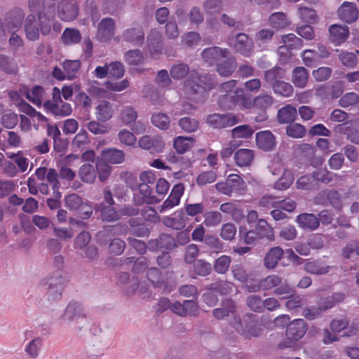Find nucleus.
Instances as JSON below:
<instances>
[{
	"mask_svg": "<svg viewBox=\"0 0 359 359\" xmlns=\"http://www.w3.org/2000/svg\"><path fill=\"white\" fill-rule=\"evenodd\" d=\"M192 264L193 272L196 276L205 277L212 272V268L211 264L204 259H197Z\"/></svg>",
	"mask_w": 359,
	"mask_h": 359,
	"instance_id": "obj_44",
	"label": "nucleus"
},
{
	"mask_svg": "<svg viewBox=\"0 0 359 359\" xmlns=\"http://www.w3.org/2000/svg\"><path fill=\"white\" fill-rule=\"evenodd\" d=\"M44 89L41 86H34L31 90H27L25 93V97L37 107L42 104V98Z\"/></svg>",
	"mask_w": 359,
	"mask_h": 359,
	"instance_id": "obj_40",
	"label": "nucleus"
},
{
	"mask_svg": "<svg viewBox=\"0 0 359 359\" xmlns=\"http://www.w3.org/2000/svg\"><path fill=\"white\" fill-rule=\"evenodd\" d=\"M296 221L304 229L314 230L319 226L318 218L311 213L300 214L297 217Z\"/></svg>",
	"mask_w": 359,
	"mask_h": 359,
	"instance_id": "obj_33",
	"label": "nucleus"
},
{
	"mask_svg": "<svg viewBox=\"0 0 359 359\" xmlns=\"http://www.w3.org/2000/svg\"><path fill=\"white\" fill-rule=\"evenodd\" d=\"M192 142L191 138L179 136L175 139L173 146L178 154H182L190 149Z\"/></svg>",
	"mask_w": 359,
	"mask_h": 359,
	"instance_id": "obj_57",
	"label": "nucleus"
},
{
	"mask_svg": "<svg viewBox=\"0 0 359 359\" xmlns=\"http://www.w3.org/2000/svg\"><path fill=\"white\" fill-rule=\"evenodd\" d=\"M253 314L246 316L243 319L246 332L252 337H259L262 333V328L257 320L254 319Z\"/></svg>",
	"mask_w": 359,
	"mask_h": 359,
	"instance_id": "obj_38",
	"label": "nucleus"
},
{
	"mask_svg": "<svg viewBox=\"0 0 359 359\" xmlns=\"http://www.w3.org/2000/svg\"><path fill=\"white\" fill-rule=\"evenodd\" d=\"M222 220V215L218 211H208L204 215V224L206 226H216Z\"/></svg>",
	"mask_w": 359,
	"mask_h": 359,
	"instance_id": "obj_61",
	"label": "nucleus"
},
{
	"mask_svg": "<svg viewBox=\"0 0 359 359\" xmlns=\"http://www.w3.org/2000/svg\"><path fill=\"white\" fill-rule=\"evenodd\" d=\"M229 54L230 50L228 48L212 46L205 48L201 53V56L205 63L212 66L217 65L222 58L227 57Z\"/></svg>",
	"mask_w": 359,
	"mask_h": 359,
	"instance_id": "obj_10",
	"label": "nucleus"
},
{
	"mask_svg": "<svg viewBox=\"0 0 359 359\" xmlns=\"http://www.w3.org/2000/svg\"><path fill=\"white\" fill-rule=\"evenodd\" d=\"M24 17L22 10L20 8L8 12L4 18V26L7 32H16L22 26Z\"/></svg>",
	"mask_w": 359,
	"mask_h": 359,
	"instance_id": "obj_15",
	"label": "nucleus"
},
{
	"mask_svg": "<svg viewBox=\"0 0 359 359\" xmlns=\"http://www.w3.org/2000/svg\"><path fill=\"white\" fill-rule=\"evenodd\" d=\"M65 283L66 278L62 271H56L42 280L41 285L47 290L49 302H53L61 298Z\"/></svg>",
	"mask_w": 359,
	"mask_h": 359,
	"instance_id": "obj_1",
	"label": "nucleus"
},
{
	"mask_svg": "<svg viewBox=\"0 0 359 359\" xmlns=\"http://www.w3.org/2000/svg\"><path fill=\"white\" fill-rule=\"evenodd\" d=\"M147 248L151 252H156L163 248L172 250L176 248L175 238L170 234L162 233L157 238L151 239L148 241Z\"/></svg>",
	"mask_w": 359,
	"mask_h": 359,
	"instance_id": "obj_9",
	"label": "nucleus"
},
{
	"mask_svg": "<svg viewBox=\"0 0 359 359\" xmlns=\"http://www.w3.org/2000/svg\"><path fill=\"white\" fill-rule=\"evenodd\" d=\"M151 122L155 127L162 130H166L170 127V118L163 112H154L151 117Z\"/></svg>",
	"mask_w": 359,
	"mask_h": 359,
	"instance_id": "obj_41",
	"label": "nucleus"
},
{
	"mask_svg": "<svg viewBox=\"0 0 359 359\" xmlns=\"http://www.w3.org/2000/svg\"><path fill=\"white\" fill-rule=\"evenodd\" d=\"M60 104V103H53L47 100L44 102L43 107L55 116L65 117L70 115L72 111L71 104L63 101Z\"/></svg>",
	"mask_w": 359,
	"mask_h": 359,
	"instance_id": "obj_23",
	"label": "nucleus"
},
{
	"mask_svg": "<svg viewBox=\"0 0 359 359\" xmlns=\"http://www.w3.org/2000/svg\"><path fill=\"white\" fill-rule=\"evenodd\" d=\"M269 25L276 29H283L290 25L286 14L283 12L272 13L269 18Z\"/></svg>",
	"mask_w": 359,
	"mask_h": 359,
	"instance_id": "obj_36",
	"label": "nucleus"
},
{
	"mask_svg": "<svg viewBox=\"0 0 359 359\" xmlns=\"http://www.w3.org/2000/svg\"><path fill=\"white\" fill-rule=\"evenodd\" d=\"M112 114L113 109L108 102L102 101L96 107V116L99 121H106L112 116Z\"/></svg>",
	"mask_w": 359,
	"mask_h": 359,
	"instance_id": "obj_46",
	"label": "nucleus"
},
{
	"mask_svg": "<svg viewBox=\"0 0 359 359\" xmlns=\"http://www.w3.org/2000/svg\"><path fill=\"white\" fill-rule=\"evenodd\" d=\"M140 193L142 195V201L147 204H156L160 202V199L151 195L152 190L150 186L145 183L139 185Z\"/></svg>",
	"mask_w": 359,
	"mask_h": 359,
	"instance_id": "obj_52",
	"label": "nucleus"
},
{
	"mask_svg": "<svg viewBox=\"0 0 359 359\" xmlns=\"http://www.w3.org/2000/svg\"><path fill=\"white\" fill-rule=\"evenodd\" d=\"M236 311L235 301L231 298H224L222 300L220 307L212 311L213 316L217 320H223L225 317L233 314Z\"/></svg>",
	"mask_w": 359,
	"mask_h": 359,
	"instance_id": "obj_19",
	"label": "nucleus"
},
{
	"mask_svg": "<svg viewBox=\"0 0 359 359\" xmlns=\"http://www.w3.org/2000/svg\"><path fill=\"white\" fill-rule=\"evenodd\" d=\"M299 18L302 21L314 23L317 20V15L315 10L306 6H300L298 9Z\"/></svg>",
	"mask_w": 359,
	"mask_h": 359,
	"instance_id": "obj_60",
	"label": "nucleus"
},
{
	"mask_svg": "<svg viewBox=\"0 0 359 359\" xmlns=\"http://www.w3.org/2000/svg\"><path fill=\"white\" fill-rule=\"evenodd\" d=\"M337 13L339 18L347 23L354 22L359 16L358 9L355 4L348 1L343 2Z\"/></svg>",
	"mask_w": 359,
	"mask_h": 359,
	"instance_id": "obj_17",
	"label": "nucleus"
},
{
	"mask_svg": "<svg viewBox=\"0 0 359 359\" xmlns=\"http://www.w3.org/2000/svg\"><path fill=\"white\" fill-rule=\"evenodd\" d=\"M187 219L185 212L180 210L174 212L171 216L165 217L163 219V224L175 230H182L185 227Z\"/></svg>",
	"mask_w": 359,
	"mask_h": 359,
	"instance_id": "obj_18",
	"label": "nucleus"
},
{
	"mask_svg": "<svg viewBox=\"0 0 359 359\" xmlns=\"http://www.w3.org/2000/svg\"><path fill=\"white\" fill-rule=\"evenodd\" d=\"M231 136L233 138H245L248 139L252 136L255 133L253 128L249 125H241L235 127L231 130Z\"/></svg>",
	"mask_w": 359,
	"mask_h": 359,
	"instance_id": "obj_53",
	"label": "nucleus"
},
{
	"mask_svg": "<svg viewBox=\"0 0 359 359\" xmlns=\"http://www.w3.org/2000/svg\"><path fill=\"white\" fill-rule=\"evenodd\" d=\"M297 116V110L291 104H286L278 109L277 120L280 123H293Z\"/></svg>",
	"mask_w": 359,
	"mask_h": 359,
	"instance_id": "obj_29",
	"label": "nucleus"
},
{
	"mask_svg": "<svg viewBox=\"0 0 359 359\" xmlns=\"http://www.w3.org/2000/svg\"><path fill=\"white\" fill-rule=\"evenodd\" d=\"M184 91L186 96L196 102H203L208 95L205 88L192 79H187L184 84Z\"/></svg>",
	"mask_w": 359,
	"mask_h": 359,
	"instance_id": "obj_6",
	"label": "nucleus"
},
{
	"mask_svg": "<svg viewBox=\"0 0 359 359\" xmlns=\"http://www.w3.org/2000/svg\"><path fill=\"white\" fill-rule=\"evenodd\" d=\"M345 298L346 295L344 292H334L331 295L321 298L318 302V306L321 311H326L344 302Z\"/></svg>",
	"mask_w": 359,
	"mask_h": 359,
	"instance_id": "obj_27",
	"label": "nucleus"
},
{
	"mask_svg": "<svg viewBox=\"0 0 359 359\" xmlns=\"http://www.w3.org/2000/svg\"><path fill=\"white\" fill-rule=\"evenodd\" d=\"M338 130L346 135L351 142L359 145V124L357 123H345L337 126Z\"/></svg>",
	"mask_w": 359,
	"mask_h": 359,
	"instance_id": "obj_24",
	"label": "nucleus"
},
{
	"mask_svg": "<svg viewBox=\"0 0 359 359\" xmlns=\"http://www.w3.org/2000/svg\"><path fill=\"white\" fill-rule=\"evenodd\" d=\"M62 67L67 74V79L73 80L81 67V62L78 60H66L62 62Z\"/></svg>",
	"mask_w": 359,
	"mask_h": 359,
	"instance_id": "obj_48",
	"label": "nucleus"
},
{
	"mask_svg": "<svg viewBox=\"0 0 359 359\" xmlns=\"http://www.w3.org/2000/svg\"><path fill=\"white\" fill-rule=\"evenodd\" d=\"M122 41L133 46L141 47L144 42V32L143 27L137 25L135 27L124 29L120 36Z\"/></svg>",
	"mask_w": 359,
	"mask_h": 359,
	"instance_id": "obj_7",
	"label": "nucleus"
},
{
	"mask_svg": "<svg viewBox=\"0 0 359 359\" xmlns=\"http://www.w3.org/2000/svg\"><path fill=\"white\" fill-rule=\"evenodd\" d=\"M239 119L233 114H213L207 117L206 122L214 128L231 127L238 123Z\"/></svg>",
	"mask_w": 359,
	"mask_h": 359,
	"instance_id": "obj_8",
	"label": "nucleus"
},
{
	"mask_svg": "<svg viewBox=\"0 0 359 359\" xmlns=\"http://www.w3.org/2000/svg\"><path fill=\"white\" fill-rule=\"evenodd\" d=\"M330 205L336 210H340L342 208V201L340 194L336 190H327L324 192Z\"/></svg>",
	"mask_w": 359,
	"mask_h": 359,
	"instance_id": "obj_59",
	"label": "nucleus"
},
{
	"mask_svg": "<svg viewBox=\"0 0 359 359\" xmlns=\"http://www.w3.org/2000/svg\"><path fill=\"white\" fill-rule=\"evenodd\" d=\"M282 42L285 47H288L290 49H299L303 46V41L294 34L283 35Z\"/></svg>",
	"mask_w": 359,
	"mask_h": 359,
	"instance_id": "obj_63",
	"label": "nucleus"
},
{
	"mask_svg": "<svg viewBox=\"0 0 359 359\" xmlns=\"http://www.w3.org/2000/svg\"><path fill=\"white\" fill-rule=\"evenodd\" d=\"M42 344V339L40 337H36L26 345L25 351L31 358H35L39 355Z\"/></svg>",
	"mask_w": 359,
	"mask_h": 359,
	"instance_id": "obj_54",
	"label": "nucleus"
},
{
	"mask_svg": "<svg viewBox=\"0 0 359 359\" xmlns=\"http://www.w3.org/2000/svg\"><path fill=\"white\" fill-rule=\"evenodd\" d=\"M283 255L280 247H273L269 250L264 257V265L269 269L275 268Z\"/></svg>",
	"mask_w": 359,
	"mask_h": 359,
	"instance_id": "obj_31",
	"label": "nucleus"
},
{
	"mask_svg": "<svg viewBox=\"0 0 359 359\" xmlns=\"http://www.w3.org/2000/svg\"><path fill=\"white\" fill-rule=\"evenodd\" d=\"M61 318L62 320L68 322H78L80 320L86 321V312L83 306L74 301L69 302Z\"/></svg>",
	"mask_w": 359,
	"mask_h": 359,
	"instance_id": "obj_11",
	"label": "nucleus"
},
{
	"mask_svg": "<svg viewBox=\"0 0 359 359\" xmlns=\"http://www.w3.org/2000/svg\"><path fill=\"white\" fill-rule=\"evenodd\" d=\"M309 79V72L304 67H297L292 71V81L300 88L306 87Z\"/></svg>",
	"mask_w": 359,
	"mask_h": 359,
	"instance_id": "obj_35",
	"label": "nucleus"
},
{
	"mask_svg": "<svg viewBox=\"0 0 359 359\" xmlns=\"http://www.w3.org/2000/svg\"><path fill=\"white\" fill-rule=\"evenodd\" d=\"M304 270L312 274L323 275L329 272L330 266L322 265L318 261L308 262L304 264Z\"/></svg>",
	"mask_w": 359,
	"mask_h": 359,
	"instance_id": "obj_51",
	"label": "nucleus"
},
{
	"mask_svg": "<svg viewBox=\"0 0 359 359\" xmlns=\"http://www.w3.org/2000/svg\"><path fill=\"white\" fill-rule=\"evenodd\" d=\"M0 69L8 75L18 73V65L15 59L10 55L0 53Z\"/></svg>",
	"mask_w": 359,
	"mask_h": 359,
	"instance_id": "obj_28",
	"label": "nucleus"
},
{
	"mask_svg": "<svg viewBox=\"0 0 359 359\" xmlns=\"http://www.w3.org/2000/svg\"><path fill=\"white\" fill-rule=\"evenodd\" d=\"M147 276L151 285L156 288L162 287L165 282L161 271L156 267L148 269Z\"/></svg>",
	"mask_w": 359,
	"mask_h": 359,
	"instance_id": "obj_49",
	"label": "nucleus"
},
{
	"mask_svg": "<svg viewBox=\"0 0 359 359\" xmlns=\"http://www.w3.org/2000/svg\"><path fill=\"white\" fill-rule=\"evenodd\" d=\"M25 32L26 38L29 41H35L39 39L41 29L39 22V17L37 19L34 14H29L25 20Z\"/></svg>",
	"mask_w": 359,
	"mask_h": 359,
	"instance_id": "obj_16",
	"label": "nucleus"
},
{
	"mask_svg": "<svg viewBox=\"0 0 359 359\" xmlns=\"http://www.w3.org/2000/svg\"><path fill=\"white\" fill-rule=\"evenodd\" d=\"M312 177L314 181L328 184L333 180V175L326 168H319L312 173Z\"/></svg>",
	"mask_w": 359,
	"mask_h": 359,
	"instance_id": "obj_64",
	"label": "nucleus"
},
{
	"mask_svg": "<svg viewBox=\"0 0 359 359\" xmlns=\"http://www.w3.org/2000/svg\"><path fill=\"white\" fill-rule=\"evenodd\" d=\"M94 210L100 213V217L103 222H114L120 220L119 212L114 205H107L101 202L95 205Z\"/></svg>",
	"mask_w": 359,
	"mask_h": 359,
	"instance_id": "obj_13",
	"label": "nucleus"
},
{
	"mask_svg": "<svg viewBox=\"0 0 359 359\" xmlns=\"http://www.w3.org/2000/svg\"><path fill=\"white\" fill-rule=\"evenodd\" d=\"M114 20L111 18H103L98 25L97 38L100 42H107L114 35Z\"/></svg>",
	"mask_w": 359,
	"mask_h": 359,
	"instance_id": "obj_14",
	"label": "nucleus"
},
{
	"mask_svg": "<svg viewBox=\"0 0 359 359\" xmlns=\"http://www.w3.org/2000/svg\"><path fill=\"white\" fill-rule=\"evenodd\" d=\"M307 325L303 319H296L287 327L286 337L288 341H283L279 343L278 348L284 349L290 347L292 341H297L302 339L306 334Z\"/></svg>",
	"mask_w": 359,
	"mask_h": 359,
	"instance_id": "obj_3",
	"label": "nucleus"
},
{
	"mask_svg": "<svg viewBox=\"0 0 359 359\" xmlns=\"http://www.w3.org/2000/svg\"><path fill=\"white\" fill-rule=\"evenodd\" d=\"M62 43L65 45H74L81 40V34L77 29L66 28L61 36Z\"/></svg>",
	"mask_w": 359,
	"mask_h": 359,
	"instance_id": "obj_42",
	"label": "nucleus"
},
{
	"mask_svg": "<svg viewBox=\"0 0 359 359\" xmlns=\"http://www.w3.org/2000/svg\"><path fill=\"white\" fill-rule=\"evenodd\" d=\"M100 157L102 161L107 163L120 164L125 160V153L116 148H106L102 150Z\"/></svg>",
	"mask_w": 359,
	"mask_h": 359,
	"instance_id": "obj_22",
	"label": "nucleus"
},
{
	"mask_svg": "<svg viewBox=\"0 0 359 359\" xmlns=\"http://www.w3.org/2000/svg\"><path fill=\"white\" fill-rule=\"evenodd\" d=\"M306 133V128L300 123H291L286 127V134L292 138H302Z\"/></svg>",
	"mask_w": 359,
	"mask_h": 359,
	"instance_id": "obj_55",
	"label": "nucleus"
},
{
	"mask_svg": "<svg viewBox=\"0 0 359 359\" xmlns=\"http://www.w3.org/2000/svg\"><path fill=\"white\" fill-rule=\"evenodd\" d=\"M57 0H43L42 11L38 13L39 22L41 34L47 36L51 30V25L55 15V6Z\"/></svg>",
	"mask_w": 359,
	"mask_h": 359,
	"instance_id": "obj_4",
	"label": "nucleus"
},
{
	"mask_svg": "<svg viewBox=\"0 0 359 359\" xmlns=\"http://www.w3.org/2000/svg\"><path fill=\"white\" fill-rule=\"evenodd\" d=\"M122 121L127 126H130L137 118V111L131 106L123 107L121 111Z\"/></svg>",
	"mask_w": 359,
	"mask_h": 359,
	"instance_id": "obj_56",
	"label": "nucleus"
},
{
	"mask_svg": "<svg viewBox=\"0 0 359 359\" xmlns=\"http://www.w3.org/2000/svg\"><path fill=\"white\" fill-rule=\"evenodd\" d=\"M244 97V90L242 88H236L233 92L222 95L218 99V104L223 109H233Z\"/></svg>",
	"mask_w": 359,
	"mask_h": 359,
	"instance_id": "obj_12",
	"label": "nucleus"
},
{
	"mask_svg": "<svg viewBox=\"0 0 359 359\" xmlns=\"http://www.w3.org/2000/svg\"><path fill=\"white\" fill-rule=\"evenodd\" d=\"M184 186L182 183L175 184L168 196L161 205V212L173 208L180 203V198L184 194Z\"/></svg>",
	"mask_w": 359,
	"mask_h": 359,
	"instance_id": "obj_20",
	"label": "nucleus"
},
{
	"mask_svg": "<svg viewBox=\"0 0 359 359\" xmlns=\"http://www.w3.org/2000/svg\"><path fill=\"white\" fill-rule=\"evenodd\" d=\"M65 202L66 207L72 210H84L86 208V203L83 202V199L76 194H71L65 196Z\"/></svg>",
	"mask_w": 359,
	"mask_h": 359,
	"instance_id": "obj_43",
	"label": "nucleus"
},
{
	"mask_svg": "<svg viewBox=\"0 0 359 359\" xmlns=\"http://www.w3.org/2000/svg\"><path fill=\"white\" fill-rule=\"evenodd\" d=\"M227 41L229 46L233 50L241 55L249 57L254 53V41L247 34L233 32L228 35Z\"/></svg>",
	"mask_w": 359,
	"mask_h": 359,
	"instance_id": "obj_2",
	"label": "nucleus"
},
{
	"mask_svg": "<svg viewBox=\"0 0 359 359\" xmlns=\"http://www.w3.org/2000/svg\"><path fill=\"white\" fill-rule=\"evenodd\" d=\"M236 68V60L233 57L229 56L222 62L217 64V72L222 76H229Z\"/></svg>",
	"mask_w": 359,
	"mask_h": 359,
	"instance_id": "obj_34",
	"label": "nucleus"
},
{
	"mask_svg": "<svg viewBox=\"0 0 359 359\" xmlns=\"http://www.w3.org/2000/svg\"><path fill=\"white\" fill-rule=\"evenodd\" d=\"M271 88L276 94L283 97H290L292 95L294 92L292 86L289 83L284 81L283 79L275 83Z\"/></svg>",
	"mask_w": 359,
	"mask_h": 359,
	"instance_id": "obj_50",
	"label": "nucleus"
},
{
	"mask_svg": "<svg viewBox=\"0 0 359 359\" xmlns=\"http://www.w3.org/2000/svg\"><path fill=\"white\" fill-rule=\"evenodd\" d=\"M124 61L130 66H139L144 62V55L139 49H131L126 51L123 56Z\"/></svg>",
	"mask_w": 359,
	"mask_h": 359,
	"instance_id": "obj_39",
	"label": "nucleus"
},
{
	"mask_svg": "<svg viewBox=\"0 0 359 359\" xmlns=\"http://www.w3.org/2000/svg\"><path fill=\"white\" fill-rule=\"evenodd\" d=\"M256 143L264 151H272L276 147L275 136L269 130L259 132L256 134Z\"/></svg>",
	"mask_w": 359,
	"mask_h": 359,
	"instance_id": "obj_21",
	"label": "nucleus"
},
{
	"mask_svg": "<svg viewBox=\"0 0 359 359\" xmlns=\"http://www.w3.org/2000/svg\"><path fill=\"white\" fill-rule=\"evenodd\" d=\"M285 74L286 72L285 69L278 66H275L264 72V79L266 83L273 86L275 83L284 79L285 78Z\"/></svg>",
	"mask_w": 359,
	"mask_h": 359,
	"instance_id": "obj_30",
	"label": "nucleus"
},
{
	"mask_svg": "<svg viewBox=\"0 0 359 359\" xmlns=\"http://www.w3.org/2000/svg\"><path fill=\"white\" fill-rule=\"evenodd\" d=\"M239 236L245 244L251 245L253 244L257 239L267 237L271 239L270 235L265 233L262 231H257V230H250L246 231L245 227H241L239 229Z\"/></svg>",
	"mask_w": 359,
	"mask_h": 359,
	"instance_id": "obj_32",
	"label": "nucleus"
},
{
	"mask_svg": "<svg viewBox=\"0 0 359 359\" xmlns=\"http://www.w3.org/2000/svg\"><path fill=\"white\" fill-rule=\"evenodd\" d=\"M330 39L335 44L344 42L348 36L349 30L346 25H332L329 28Z\"/></svg>",
	"mask_w": 359,
	"mask_h": 359,
	"instance_id": "obj_25",
	"label": "nucleus"
},
{
	"mask_svg": "<svg viewBox=\"0 0 359 359\" xmlns=\"http://www.w3.org/2000/svg\"><path fill=\"white\" fill-rule=\"evenodd\" d=\"M147 46L150 53L152 55H158L163 48L162 36L161 33L152 29L147 36Z\"/></svg>",
	"mask_w": 359,
	"mask_h": 359,
	"instance_id": "obj_26",
	"label": "nucleus"
},
{
	"mask_svg": "<svg viewBox=\"0 0 359 359\" xmlns=\"http://www.w3.org/2000/svg\"><path fill=\"white\" fill-rule=\"evenodd\" d=\"M79 177L84 182L92 184L96 178L94 166L90 163L83 164L79 170Z\"/></svg>",
	"mask_w": 359,
	"mask_h": 359,
	"instance_id": "obj_47",
	"label": "nucleus"
},
{
	"mask_svg": "<svg viewBox=\"0 0 359 359\" xmlns=\"http://www.w3.org/2000/svg\"><path fill=\"white\" fill-rule=\"evenodd\" d=\"M273 101V97L271 95L261 93L254 99L253 106L265 111L272 106Z\"/></svg>",
	"mask_w": 359,
	"mask_h": 359,
	"instance_id": "obj_45",
	"label": "nucleus"
},
{
	"mask_svg": "<svg viewBox=\"0 0 359 359\" xmlns=\"http://www.w3.org/2000/svg\"><path fill=\"white\" fill-rule=\"evenodd\" d=\"M246 304L250 310L255 312L262 313L264 311L263 300L257 294L248 296L246 299Z\"/></svg>",
	"mask_w": 359,
	"mask_h": 359,
	"instance_id": "obj_62",
	"label": "nucleus"
},
{
	"mask_svg": "<svg viewBox=\"0 0 359 359\" xmlns=\"http://www.w3.org/2000/svg\"><path fill=\"white\" fill-rule=\"evenodd\" d=\"M189 72V67L184 63L173 65L170 70V76L174 79H182L184 78Z\"/></svg>",
	"mask_w": 359,
	"mask_h": 359,
	"instance_id": "obj_58",
	"label": "nucleus"
},
{
	"mask_svg": "<svg viewBox=\"0 0 359 359\" xmlns=\"http://www.w3.org/2000/svg\"><path fill=\"white\" fill-rule=\"evenodd\" d=\"M253 159V151L248 149H238L234 155L236 163L240 167H246L250 165Z\"/></svg>",
	"mask_w": 359,
	"mask_h": 359,
	"instance_id": "obj_37",
	"label": "nucleus"
},
{
	"mask_svg": "<svg viewBox=\"0 0 359 359\" xmlns=\"http://www.w3.org/2000/svg\"><path fill=\"white\" fill-rule=\"evenodd\" d=\"M79 12L76 0H61L57 4L58 18L65 22L74 20Z\"/></svg>",
	"mask_w": 359,
	"mask_h": 359,
	"instance_id": "obj_5",
	"label": "nucleus"
}]
</instances>
